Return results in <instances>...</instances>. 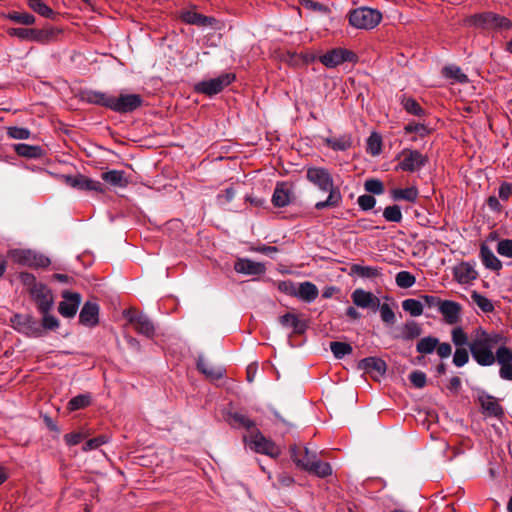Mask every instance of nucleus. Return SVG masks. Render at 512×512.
I'll use <instances>...</instances> for the list:
<instances>
[{
	"instance_id": "61",
	"label": "nucleus",
	"mask_w": 512,
	"mask_h": 512,
	"mask_svg": "<svg viewBox=\"0 0 512 512\" xmlns=\"http://www.w3.org/2000/svg\"><path fill=\"white\" fill-rule=\"evenodd\" d=\"M409 380L416 388H423L426 385L427 377L422 371L415 370L409 375Z\"/></svg>"
},
{
	"instance_id": "34",
	"label": "nucleus",
	"mask_w": 512,
	"mask_h": 512,
	"mask_svg": "<svg viewBox=\"0 0 512 512\" xmlns=\"http://www.w3.org/2000/svg\"><path fill=\"white\" fill-rule=\"evenodd\" d=\"M349 275H356L361 278L373 279L381 275V269L378 267L352 264L350 266Z\"/></svg>"
},
{
	"instance_id": "33",
	"label": "nucleus",
	"mask_w": 512,
	"mask_h": 512,
	"mask_svg": "<svg viewBox=\"0 0 512 512\" xmlns=\"http://www.w3.org/2000/svg\"><path fill=\"white\" fill-rule=\"evenodd\" d=\"M61 33L60 29L46 27L43 29H33V41L45 44L57 39Z\"/></svg>"
},
{
	"instance_id": "54",
	"label": "nucleus",
	"mask_w": 512,
	"mask_h": 512,
	"mask_svg": "<svg viewBox=\"0 0 512 512\" xmlns=\"http://www.w3.org/2000/svg\"><path fill=\"white\" fill-rule=\"evenodd\" d=\"M404 131L407 134L417 133L421 137L428 135L430 133V129L421 123L410 122L404 127Z\"/></svg>"
},
{
	"instance_id": "38",
	"label": "nucleus",
	"mask_w": 512,
	"mask_h": 512,
	"mask_svg": "<svg viewBox=\"0 0 512 512\" xmlns=\"http://www.w3.org/2000/svg\"><path fill=\"white\" fill-rule=\"evenodd\" d=\"M418 189L414 186L407 187L405 189H393L391 192V197L395 200H405L411 203L416 202L418 198Z\"/></svg>"
},
{
	"instance_id": "18",
	"label": "nucleus",
	"mask_w": 512,
	"mask_h": 512,
	"mask_svg": "<svg viewBox=\"0 0 512 512\" xmlns=\"http://www.w3.org/2000/svg\"><path fill=\"white\" fill-rule=\"evenodd\" d=\"M353 303L360 308H369L376 311L380 307V300L372 292L355 289L351 294Z\"/></svg>"
},
{
	"instance_id": "37",
	"label": "nucleus",
	"mask_w": 512,
	"mask_h": 512,
	"mask_svg": "<svg viewBox=\"0 0 512 512\" xmlns=\"http://www.w3.org/2000/svg\"><path fill=\"white\" fill-rule=\"evenodd\" d=\"M14 150L17 155L30 159L40 158L43 154V149L40 146L24 143L14 145Z\"/></svg>"
},
{
	"instance_id": "46",
	"label": "nucleus",
	"mask_w": 512,
	"mask_h": 512,
	"mask_svg": "<svg viewBox=\"0 0 512 512\" xmlns=\"http://www.w3.org/2000/svg\"><path fill=\"white\" fill-rule=\"evenodd\" d=\"M330 349L337 359H342L344 356L352 353V346L345 342L333 341L330 343Z\"/></svg>"
},
{
	"instance_id": "27",
	"label": "nucleus",
	"mask_w": 512,
	"mask_h": 512,
	"mask_svg": "<svg viewBox=\"0 0 512 512\" xmlns=\"http://www.w3.org/2000/svg\"><path fill=\"white\" fill-rule=\"evenodd\" d=\"M303 470L319 478H326L332 474V467L328 462L319 459L303 464Z\"/></svg>"
},
{
	"instance_id": "8",
	"label": "nucleus",
	"mask_w": 512,
	"mask_h": 512,
	"mask_svg": "<svg viewBox=\"0 0 512 512\" xmlns=\"http://www.w3.org/2000/svg\"><path fill=\"white\" fill-rule=\"evenodd\" d=\"M473 23L483 29L509 30L512 21L494 12H484L473 16Z\"/></svg>"
},
{
	"instance_id": "49",
	"label": "nucleus",
	"mask_w": 512,
	"mask_h": 512,
	"mask_svg": "<svg viewBox=\"0 0 512 512\" xmlns=\"http://www.w3.org/2000/svg\"><path fill=\"white\" fill-rule=\"evenodd\" d=\"M395 281L400 288H410L415 284L416 278L408 271H400L396 274Z\"/></svg>"
},
{
	"instance_id": "29",
	"label": "nucleus",
	"mask_w": 512,
	"mask_h": 512,
	"mask_svg": "<svg viewBox=\"0 0 512 512\" xmlns=\"http://www.w3.org/2000/svg\"><path fill=\"white\" fill-rule=\"evenodd\" d=\"M318 294V288L310 281L300 283L296 290V297L307 303L313 302Z\"/></svg>"
},
{
	"instance_id": "3",
	"label": "nucleus",
	"mask_w": 512,
	"mask_h": 512,
	"mask_svg": "<svg viewBox=\"0 0 512 512\" xmlns=\"http://www.w3.org/2000/svg\"><path fill=\"white\" fill-rule=\"evenodd\" d=\"M9 257L13 262L30 268H46L50 265V259L30 249H13L9 251Z\"/></svg>"
},
{
	"instance_id": "7",
	"label": "nucleus",
	"mask_w": 512,
	"mask_h": 512,
	"mask_svg": "<svg viewBox=\"0 0 512 512\" xmlns=\"http://www.w3.org/2000/svg\"><path fill=\"white\" fill-rule=\"evenodd\" d=\"M492 350L487 342L478 335L469 343V351L480 366H491L495 363V355Z\"/></svg>"
},
{
	"instance_id": "39",
	"label": "nucleus",
	"mask_w": 512,
	"mask_h": 512,
	"mask_svg": "<svg viewBox=\"0 0 512 512\" xmlns=\"http://www.w3.org/2000/svg\"><path fill=\"white\" fill-rule=\"evenodd\" d=\"M439 344V339L434 336L421 338L416 344V351L422 355L431 354Z\"/></svg>"
},
{
	"instance_id": "14",
	"label": "nucleus",
	"mask_w": 512,
	"mask_h": 512,
	"mask_svg": "<svg viewBox=\"0 0 512 512\" xmlns=\"http://www.w3.org/2000/svg\"><path fill=\"white\" fill-rule=\"evenodd\" d=\"M12 326L21 333L29 336H40L41 328L37 320L31 315L15 314L11 318Z\"/></svg>"
},
{
	"instance_id": "22",
	"label": "nucleus",
	"mask_w": 512,
	"mask_h": 512,
	"mask_svg": "<svg viewBox=\"0 0 512 512\" xmlns=\"http://www.w3.org/2000/svg\"><path fill=\"white\" fill-rule=\"evenodd\" d=\"M290 454L293 462L302 470L303 464H306L307 462H314L318 459L316 451H312L308 447L301 449L295 444L290 446Z\"/></svg>"
},
{
	"instance_id": "24",
	"label": "nucleus",
	"mask_w": 512,
	"mask_h": 512,
	"mask_svg": "<svg viewBox=\"0 0 512 512\" xmlns=\"http://www.w3.org/2000/svg\"><path fill=\"white\" fill-rule=\"evenodd\" d=\"M478 401L483 411L489 416L501 418L504 415L502 406L496 401V399L488 394H482L478 397Z\"/></svg>"
},
{
	"instance_id": "16",
	"label": "nucleus",
	"mask_w": 512,
	"mask_h": 512,
	"mask_svg": "<svg viewBox=\"0 0 512 512\" xmlns=\"http://www.w3.org/2000/svg\"><path fill=\"white\" fill-rule=\"evenodd\" d=\"M438 311L442 314L443 321L446 324L454 325L461 319L462 306L452 300H443L440 303Z\"/></svg>"
},
{
	"instance_id": "21",
	"label": "nucleus",
	"mask_w": 512,
	"mask_h": 512,
	"mask_svg": "<svg viewBox=\"0 0 512 512\" xmlns=\"http://www.w3.org/2000/svg\"><path fill=\"white\" fill-rule=\"evenodd\" d=\"M99 305L95 302L87 301L84 303L80 314L79 322L87 327H94L98 324Z\"/></svg>"
},
{
	"instance_id": "48",
	"label": "nucleus",
	"mask_w": 512,
	"mask_h": 512,
	"mask_svg": "<svg viewBox=\"0 0 512 512\" xmlns=\"http://www.w3.org/2000/svg\"><path fill=\"white\" fill-rule=\"evenodd\" d=\"M29 7L45 18L53 19L56 16V13L41 0H34Z\"/></svg>"
},
{
	"instance_id": "51",
	"label": "nucleus",
	"mask_w": 512,
	"mask_h": 512,
	"mask_svg": "<svg viewBox=\"0 0 512 512\" xmlns=\"http://www.w3.org/2000/svg\"><path fill=\"white\" fill-rule=\"evenodd\" d=\"M494 355L495 361H497L501 366L512 362V350L506 346L499 347Z\"/></svg>"
},
{
	"instance_id": "47",
	"label": "nucleus",
	"mask_w": 512,
	"mask_h": 512,
	"mask_svg": "<svg viewBox=\"0 0 512 512\" xmlns=\"http://www.w3.org/2000/svg\"><path fill=\"white\" fill-rule=\"evenodd\" d=\"M451 339L456 348L464 347L466 345L469 346V338L467 333L463 330L462 327H455L451 331Z\"/></svg>"
},
{
	"instance_id": "9",
	"label": "nucleus",
	"mask_w": 512,
	"mask_h": 512,
	"mask_svg": "<svg viewBox=\"0 0 512 512\" xmlns=\"http://www.w3.org/2000/svg\"><path fill=\"white\" fill-rule=\"evenodd\" d=\"M143 103V99L139 94H120L118 97L111 96L110 110L127 114L137 110Z\"/></svg>"
},
{
	"instance_id": "53",
	"label": "nucleus",
	"mask_w": 512,
	"mask_h": 512,
	"mask_svg": "<svg viewBox=\"0 0 512 512\" xmlns=\"http://www.w3.org/2000/svg\"><path fill=\"white\" fill-rule=\"evenodd\" d=\"M469 362V352L465 347L456 348L453 355V364L456 367H463Z\"/></svg>"
},
{
	"instance_id": "40",
	"label": "nucleus",
	"mask_w": 512,
	"mask_h": 512,
	"mask_svg": "<svg viewBox=\"0 0 512 512\" xmlns=\"http://www.w3.org/2000/svg\"><path fill=\"white\" fill-rule=\"evenodd\" d=\"M401 105L405 111L411 115L423 117L426 114L421 105L412 97L403 96L401 99Z\"/></svg>"
},
{
	"instance_id": "15",
	"label": "nucleus",
	"mask_w": 512,
	"mask_h": 512,
	"mask_svg": "<svg viewBox=\"0 0 512 512\" xmlns=\"http://www.w3.org/2000/svg\"><path fill=\"white\" fill-rule=\"evenodd\" d=\"M63 301L59 303L58 312L65 318H72L76 315L81 303V295L77 292L63 291Z\"/></svg>"
},
{
	"instance_id": "43",
	"label": "nucleus",
	"mask_w": 512,
	"mask_h": 512,
	"mask_svg": "<svg viewBox=\"0 0 512 512\" xmlns=\"http://www.w3.org/2000/svg\"><path fill=\"white\" fill-rule=\"evenodd\" d=\"M402 308L408 312L412 317H418L423 313V304L421 301L408 298L402 302Z\"/></svg>"
},
{
	"instance_id": "57",
	"label": "nucleus",
	"mask_w": 512,
	"mask_h": 512,
	"mask_svg": "<svg viewBox=\"0 0 512 512\" xmlns=\"http://www.w3.org/2000/svg\"><path fill=\"white\" fill-rule=\"evenodd\" d=\"M365 190L369 193L381 195L384 193V185L378 179H368L364 183Z\"/></svg>"
},
{
	"instance_id": "1",
	"label": "nucleus",
	"mask_w": 512,
	"mask_h": 512,
	"mask_svg": "<svg viewBox=\"0 0 512 512\" xmlns=\"http://www.w3.org/2000/svg\"><path fill=\"white\" fill-rule=\"evenodd\" d=\"M306 178L321 191L329 193L326 200L319 201L315 204L317 210L336 208L341 204L342 195L340 189L334 186L333 178L327 169L322 167H309L306 171Z\"/></svg>"
},
{
	"instance_id": "60",
	"label": "nucleus",
	"mask_w": 512,
	"mask_h": 512,
	"mask_svg": "<svg viewBox=\"0 0 512 512\" xmlns=\"http://www.w3.org/2000/svg\"><path fill=\"white\" fill-rule=\"evenodd\" d=\"M277 288H278V290L280 292H282V293H284L286 295H289V296H292V297H296L297 286L291 280L279 281L277 283Z\"/></svg>"
},
{
	"instance_id": "58",
	"label": "nucleus",
	"mask_w": 512,
	"mask_h": 512,
	"mask_svg": "<svg viewBox=\"0 0 512 512\" xmlns=\"http://www.w3.org/2000/svg\"><path fill=\"white\" fill-rule=\"evenodd\" d=\"M379 309L382 321L387 325H393L396 321V318L395 313L390 308V306L386 303L382 305L380 304Z\"/></svg>"
},
{
	"instance_id": "59",
	"label": "nucleus",
	"mask_w": 512,
	"mask_h": 512,
	"mask_svg": "<svg viewBox=\"0 0 512 512\" xmlns=\"http://www.w3.org/2000/svg\"><path fill=\"white\" fill-rule=\"evenodd\" d=\"M108 440H109V438L106 435H99L97 437H94V438L86 441L82 447V450L87 452V451L96 449V448L100 447L101 445L107 443Z\"/></svg>"
},
{
	"instance_id": "56",
	"label": "nucleus",
	"mask_w": 512,
	"mask_h": 512,
	"mask_svg": "<svg viewBox=\"0 0 512 512\" xmlns=\"http://www.w3.org/2000/svg\"><path fill=\"white\" fill-rule=\"evenodd\" d=\"M367 146L368 151L372 155H378L381 152L382 147L381 137L376 133L371 134L370 137L368 138Z\"/></svg>"
},
{
	"instance_id": "55",
	"label": "nucleus",
	"mask_w": 512,
	"mask_h": 512,
	"mask_svg": "<svg viewBox=\"0 0 512 512\" xmlns=\"http://www.w3.org/2000/svg\"><path fill=\"white\" fill-rule=\"evenodd\" d=\"M10 36H15L21 40L33 41V29L32 28H10L7 30Z\"/></svg>"
},
{
	"instance_id": "28",
	"label": "nucleus",
	"mask_w": 512,
	"mask_h": 512,
	"mask_svg": "<svg viewBox=\"0 0 512 512\" xmlns=\"http://www.w3.org/2000/svg\"><path fill=\"white\" fill-rule=\"evenodd\" d=\"M358 368L367 372L376 371L380 375H384L387 370V364L383 359L371 356L360 360Z\"/></svg>"
},
{
	"instance_id": "35",
	"label": "nucleus",
	"mask_w": 512,
	"mask_h": 512,
	"mask_svg": "<svg viewBox=\"0 0 512 512\" xmlns=\"http://www.w3.org/2000/svg\"><path fill=\"white\" fill-rule=\"evenodd\" d=\"M197 369L206 375V377L214 380H218L223 377L225 370L222 368H215L209 364L203 357H199L197 360Z\"/></svg>"
},
{
	"instance_id": "10",
	"label": "nucleus",
	"mask_w": 512,
	"mask_h": 512,
	"mask_svg": "<svg viewBox=\"0 0 512 512\" xmlns=\"http://www.w3.org/2000/svg\"><path fill=\"white\" fill-rule=\"evenodd\" d=\"M358 56L346 48H334L327 51L320 57V62L327 68H335L344 62L355 63Z\"/></svg>"
},
{
	"instance_id": "13",
	"label": "nucleus",
	"mask_w": 512,
	"mask_h": 512,
	"mask_svg": "<svg viewBox=\"0 0 512 512\" xmlns=\"http://www.w3.org/2000/svg\"><path fill=\"white\" fill-rule=\"evenodd\" d=\"M29 294L36 303L37 309L40 313L50 312L54 299L52 291L47 285L39 282L37 286H34V289Z\"/></svg>"
},
{
	"instance_id": "62",
	"label": "nucleus",
	"mask_w": 512,
	"mask_h": 512,
	"mask_svg": "<svg viewBox=\"0 0 512 512\" xmlns=\"http://www.w3.org/2000/svg\"><path fill=\"white\" fill-rule=\"evenodd\" d=\"M42 314V327L45 330H56L59 327L58 319L49 312Z\"/></svg>"
},
{
	"instance_id": "2",
	"label": "nucleus",
	"mask_w": 512,
	"mask_h": 512,
	"mask_svg": "<svg viewBox=\"0 0 512 512\" xmlns=\"http://www.w3.org/2000/svg\"><path fill=\"white\" fill-rule=\"evenodd\" d=\"M381 19L382 15L379 11L367 7L356 8L349 13L350 25L358 29H373Z\"/></svg>"
},
{
	"instance_id": "41",
	"label": "nucleus",
	"mask_w": 512,
	"mask_h": 512,
	"mask_svg": "<svg viewBox=\"0 0 512 512\" xmlns=\"http://www.w3.org/2000/svg\"><path fill=\"white\" fill-rule=\"evenodd\" d=\"M91 402L92 397L89 393L79 394L68 402L67 408L70 411H77L88 407Z\"/></svg>"
},
{
	"instance_id": "36",
	"label": "nucleus",
	"mask_w": 512,
	"mask_h": 512,
	"mask_svg": "<svg viewBox=\"0 0 512 512\" xmlns=\"http://www.w3.org/2000/svg\"><path fill=\"white\" fill-rule=\"evenodd\" d=\"M480 255L482 262L486 268L493 271H499L502 268L501 261L494 255V253L485 245L481 246Z\"/></svg>"
},
{
	"instance_id": "12",
	"label": "nucleus",
	"mask_w": 512,
	"mask_h": 512,
	"mask_svg": "<svg viewBox=\"0 0 512 512\" xmlns=\"http://www.w3.org/2000/svg\"><path fill=\"white\" fill-rule=\"evenodd\" d=\"M250 446L255 452L268 455L271 458H277L281 454L279 446L264 437L258 430L251 435Z\"/></svg>"
},
{
	"instance_id": "32",
	"label": "nucleus",
	"mask_w": 512,
	"mask_h": 512,
	"mask_svg": "<svg viewBox=\"0 0 512 512\" xmlns=\"http://www.w3.org/2000/svg\"><path fill=\"white\" fill-rule=\"evenodd\" d=\"M421 334L422 328L420 324L414 320H410L403 325L400 335L395 336V338L409 341L419 337Z\"/></svg>"
},
{
	"instance_id": "23",
	"label": "nucleus",
	"mask_w": 512,
	"mask_h": 512,
	"mask_svg": "<svg viewBox=\"0 0 512 512\" xmlns=\"http://www.w3.org/2000/svg\"><path fill=\"white\" fill-rule=\"evenodd\" d=\"M81 100L89 104L99 105L110 109L111 96L105 92L95 90H84L81 92Z\"/></svg>"
},
{
	"instance_id": "30",
	"label": "nucleus",
	"mask_w": 512,
	"mask_h": 512,
	"mask_svg": "<svg viewBox=\"0 0 512 512\" xmlns=\"http://www.w3.org/2000/svg\"><path fill=\"white\" fill-rule=\"evenodd\" d=\"M225 419L232 428L250 430L255 426L253 420L239 412H228Z\"/></svg>"
},
{
	"instance_id": "31",
	"label": "nucleus",
	"mask_w": 512,
	"mask_h": 512,
	"mask_svg": "<svg viewBox=\"0 0 512 512\" xmlns=\"http://www.w3.org/2000/svg\"><path fill=\"white\" fill-rule=\"evenodd\" d=\"M101 179L111 186L125 188L129 184V180L125 176V172L121 170H109L101 174Z\"/></svg>"
},
{
	"instance_id": "5",
	"label": "nucleus",
	"mask_w": 512,
	"mask_h": 512,
	"mask_svg": "<svg viewBox=\"0 0 512 512\" xmlns=\"http://www.w3.org/2000/svg\"><path fill=\"white\" fill-rule=\"evenodd\" d=\"M235 79L236 76L234 73H224L216 78L196 83L194 91L212 97L222 92L224 88L229 86Z\"/></svg>"
},
{
	"instance_id": "50",
	"label": "nucleus",
	"mask_w": 512,
	"mask_h": 512,
	"mask_svg": "<svg viewBox=\"0 0 512 512\" xmlns=\"http://www.w3.org/2000/svg\"><path fill=\"white\" fill-rule=\"evenodd\" d=\"M383 217L386 221L399 223L403 217L401 208L398 205L387 206L383 211Z\"/></svg>"
},
{
	"instance_id": "42",
	"label": "nucleus",
	"mask_w": 512,
	"mask_h": 512,
	"mask_svg": "<svg viewBox=\"0 0 512 512\" xmlns=\"http://www.w3.org/2000/svg\"><path fill=\"white\" fill-rule=\"evenodd\" d=\"M442 74L446 78L454 79L459 83H467L469 81L467 75L458 66H445L442 69Z\"/></svg>"
},
{
	"instance_id": "64",
	"label": "nucleus",
	"mask_w": 512,
	"mask_h": 512,
	"mask_svg": "<svg viewBox=\"0 0 512 512\" xmlns=\"http://www.w3.org/2000/svg\"><path fill=\"white\" fill-rule=\"evenodd\" d=\"M497 252L501 256L512 258V240L504 239L498 242Z\"/></svg>"
},
{
	"instance_id": "11",
	"label": "nucleus",
	"mask_w": 512,
	"mask_h": 512,
	"mask_svg": "<svg viewBox=\"0 0 512 512\" xmlns=\"http://www.w3.org/2000/svg\"><path fill=\"white\" fill-rule=\"evenodd\" d=\"M64 181L68 186L81 191H94L100 194H105L107 191V188L100 181L93 180L83 174L66 175Z\"/></svg>"
},
{
	"instance_id": "63",
	"label": "nucleus",
	"mask_w": 512,
	"mask_h": 512,
	"mask_svg": "<svg viewBox=\"0 0 512 512\" xmlns=\"http://www.w3.org/2000/svg\"><path fill=\"white\" fill-rule=\"evenodd\" d=\"M482 340H485L487 344L493 349L496 344H498L502 340V335L499 333H487L484 330H481L477 334Z\"/></svg>"
},
{
	"instance_id": "26",
	"label": "nucleus",
	"mask_w": 512,
	"mask_h": 512,
	"mask_svg": "<svg viewBox=\"0 0 512 512\" xmlns=\"http://www.w3.org/2000/svg\"><path fill=\"white\" fill-rule=\"evenodd\" d=\"M453 274L455 279L461 284H467L478 276L476 270L468 262H462L457 265L453 270Z\"/></svg>"
},
{
	"instance_id": "45",
	"label": "nucleus",
	"mask_w": 512,
	"mask_h": 512,
	"mask_svg": "<svg viewBox=\"0 0 512 512\" xmlns=\"http://www.w3.org/2000/svg\"><path fill=\"white\" fill-rule=\"evenodd\" d=\"M6 18L9 20L23 24V25H32L35 23V17L32 14L26 13V12H19V11H11L8 12L6 15Z\"/></svg>"
},
{
	"instance_id": "20",
	"label": "nucleus",
	"mask_w": 512,
	"mask_h": 512,
	"mask_svg": "<svg viewBox=\"0 0 512 512\" xmlns=\"http://www.w3.org/2000/svg\"><path fill=\"white\" fill-rule=\"evenodd\" d=\"M234 270L245 275H262L266 272L263 263L252 261L248 258H239L234 263Z\"/></svg>"
},
{
	"instance_id": "17",
	"label": "nucleus",
	"mask_w": 512,
	"mask_h": 512,
	"mask_svg": "<svg viewBox=\"0 0 512 512\" xmlns=\"http://www.w3.org/2000/svg\"><path fill=\"white\" fill-rule=\"evenodd\" d=\"M293 198L292 185L288 182H278L274 189L271 202L275 207L282 208L289 205Z\"/></svg>"
},
{
	"instance_id": "6",
	"label": "nucleus",
	"mask_w": 512,
	"mask_h": 512,
	"mask_svg": "<svg viewBox=\"0 0 512 512\" xmlns=\"http://www.w3.org/2000/svg\"><path fill=\"white\" fill-rule=\"evenodd\" d=\"M123 317L134 327L138 334L150 339L154 337L155 326L146 314L138 312L135 308H129L123 311Z\"/></svg>"
},
{
	"instance_id": "25",
	"label": "nucleus",
	"mask_w": 512,
	"mask_h": 512,
	"mask_svg": "<svg viewBox=\"0 0 512 512\" xmlns=\"http://www.w3.org/2000/svg\"><path fill=\"white\" fill-rule=\"evenodd\" d=\"M279 323L284 327H291L294 334L301 335L308 328L306 320L300 319L296 314L286 313L279 317Z\"/></svg>"
},
{
	"instance_id": "52",
	"label": "nucleus",
	"mask_w": 512,
	"mask_h": 512,
	"mask_svg": "<svg viewBox=\"0 0 512 512\" xmlns=\"http://www.w3.org/2000/svg\"><path fill=\"white\" fill-rule=\"evenodd\" d=\"M328 144L333 150L345 151L352 146V141L348 137H341L329 139Z\"/></svg>"
},
{
	"instance_id": "19",
	"label": "nucleus",
	"mask_w": 512,
	"mask_h": 512,
	"mask_svg": "<svg viewBox=\"0 0 512 512\" xmlns=\"http://www.w3.org/2000/svg\"><path fill=\"white\" fill-rule=\"evenodd\" d=\"M179 19L186 24L196 25L199 27H213L218 22L217 19L214 17L206 16L193 10L182 11L179 15Z\"/></svg>"
},
{
	"instance_id": "44",
	"label": "nucleus",
	"mask_w": 512,
	"mask_h": 512,
	"mask_svg": "<svg viewBox=\"0 0 512 512\" xmlns=\"http://www.w3.org/2000/svg\"><path fill=\"white\" fill-rule=\"evenodd\" d=\"M471 299L484 313H491L494 311V305L491 300L477 291H472Z\"/></svg>"
},
{
	"instance_id": "4",
	"label": "nucleus",
	"mask_w": 512,
	"mask_h": 512,
	"mask_svg": "<svg viewBox=\"0 0 512 512\" xmlns=\"http://www.w3.org/2000/svg\"><path fill=\"white\" fill-rule=\"evenodd\" d=\"M399 163L396 166V170L404 172H416L422 169L429 161L427 155L422 154L418 150L414 149H403L397 156Z\"/></svg>"
}]
</instances>
